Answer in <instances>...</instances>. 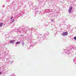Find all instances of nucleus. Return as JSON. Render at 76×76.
<instances>
[{
	"label": "nucleus",
	"instance_id": "nucleus-1",
	"mask_svg": "<svg viewBox=\"0 0 76 76\" xmlns=\"http://www.w3.org/2000/svg\"><path fill=\"white\" fill-rule=\"evenodd\" d=\"M68 34V32H64L63 34V36H66V35H67Z\"/></svg>",
	"mask_w": 76,
	"mask_h": 76
},
{
	"label": "nucleus",
	"instance_id": "nucleus-2",
	"mask_svg": "<svg viewBox=\"0 0 76 76\" xmlns=\"http://www.w3.org/2000/svg\"><path fill=\"white\" fill-rule=\"evenodd\" d=\"M73 7H71L69 8V13H70V12H71V11L72 10V9Z\"/></svg>",
	"mask_w": 76,
	"mask_h": 76
},
{
	"label": "nucleus",
	"instance_id": "nucleus-3",
	"mask_svg": "<svg viewBox=\"0 0 76 76\" xmlns=\"http://www.w3.org/2000/svg\"><path fill=\"white\" fill-rule=\"evenodd\" d=\"M3 23H0V28L2 26H3Z\"/></svg>",
	"mask_w": 76,
	"mask_h": 76
},
{
	"label": "nucleus",
	"instance_id": "nucleus-4",
	"mask_svg": "<svg viewBox=\"0 0 76 76\" xmlns=\"http://www.w3.org/2000/svg\"><path fill=\"white\" fill-rule=\"evenodd\" d=\"M14 42H15V40H11L10 41V43H13Z\"/></svg>",
	"mask_w": 76,
	"mask_h": 76
},
{
	"label": "nucleus",
	"instance_id": "nucleus-5",
	"mask_svg": "<svg viewBox=\"0 0 76 76\" xmlns=\"http://www.w3.org/2000/svg\"><path fill=\"white\" fill-rule=\"evenodd\" d=\"M20 43V42H17L16 43H15V44H16V45H18V44H19Z\"/></svg>",
	"mask_w": 76,
	"mask_h": 76
},
{
	"label": "nucleus",
	"instance_id": "nucleus-6",
	"mask_svg": "<svg viewBox=\"0 0 76 76\" xmlns=\"http://www.w3.org/2000/svg\"><path fill=\"white\" fill-rule=\"evenodd\" d=\"M74 39H75V40H76V37H75L74 38Z\"/></svg>",
	"mask_w": 76,
	"mask_h": 76
},
{
	"label": "nucleus",
	"instance_id": "nucleus-7",
	"mask_svg": "<svg viewBox=\"0 0 76 76\" xmlns=\"http://www.w3.org/2000/svg\"><path fill=\"white\" fill-rule=\"evenodd\" d=\"M13 17H12L11 18V19H13Z\"/></svg>",
	"mask_w": 76,
	"mask_h": 76
},
{
	"label": "nucleus",
	"instance_id": "nucleus-8",
	"mask_svg": "<svg viewBox=\"0 0 76 76\" xmlns=\"http://www.w3.org/2000/svg\"><path fill=\"white\" fill-rule=\"evenodd\" d=\"M14 20H14L12 21V23H13V22H14Z\"/></svg>",
	"mask_w": 76,
	"mask_h": 76
},
{
	"label": "nucleus",
	"instance_id": "nucleus-9",
	"mask_svg": "<svg viewBox=\"0 0 76 76\" xmlns=\"http://www.w3.org/2000/svg\"><path fill=\"white\" fill-rule=\"evenodd\" d=\"M1 72H0V75H1Z\"/></svg>",
	"mask_w": 76,
	"mask_h": 76
}]
</instances>
